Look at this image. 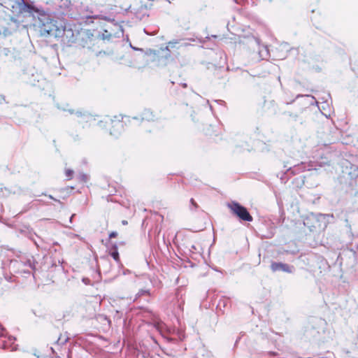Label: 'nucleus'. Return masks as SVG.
I'll list each match as a JSON object with an SVG mask.
<instances>
[{"mask_svg": "<svg viewBox=\"0 0 358 358\" xmlns=\"http://www.w3.org/2000/svg\"><path fill=\"white\" fill-rule=\"evenodd\" d=\"M228 207L231 209L234 214H235L242 220L248 222L252 221V217L250 215L247 209L241 206L239 203L232 202L228 204Z\"/></svg>", "mask_w": 358, "mask_h": 358, "instance_id": "1", "label": "nucleus"}, {"mask_svg": "<svg viewBox=\"0 0 358 358\" xmlns=\"http://www.w3.org/2000/svg\"><path fill=\"white\" fill-rule=\"evenodd\" d=\"M271 269L273 271L281 270L285 272L292 273L294 271V267L285 264L274 262L271 264Z\"/></svg>", "mask_w": 358, "mask_h": 358, "instance_id": "2", "label": "nucleus"}, {"mask_svg": "<svg viewBox=\"0 0 358 358\" xmlns=\"http://www.w3.org/2000/svg\"><path fill=\"white\" fill-rule=\"evenodd\" d=\"M22 1L24 4V6L27 8V9L24 8V11L31 12V11L34 10L35 12H38L37 9L34 8V6L26 3L24 0H22Z\"/></svg>", "mask_w": 358, "mask_h": 358, "instance_id": "3", "label": "nucleus"}, {"mask_svg": "<svg viewBox=\"0 0 358 358\" xmlns=\"http://www.w3.org/2000/svg\"><path fill=\"white\" fill-rule=\"evenodd\" d=\"M111 256L113 257V259L115 260V261H118L119 260V254L117 252V251H113L111 252Z\"/></svg>", "mask_w": 358, "mask_h": 358, "instance_id": "4", "label": "nucleus"}, {"mask_svg": "<svg viewBox=\"0 0 358 358\" xmlns=\"http://www.w3.org/2000/svg\"><path fill=\"white\" fill-rule=\"evenodd\" d=\"M72 174H73V171H72L69 170V169L66 171V176L68 178H71L72 176Z\"/></svg>", "mask_w": 358, "mask_h": 358, "instance_id": "5", "label": "nucleus"}, {"mask_svg": "<svg viewBox=\"0 0 358 358\" xmlns=\"http://www.w3.org/2000/svg\"><path fill=\"white\" fill-rule=\"evenodd\" d=\"M117 232H115V231H113V232H111V233L110 234V235H109V238H115V237H117Z\"/></svg>", "mask_w": 358, "mask_h": 358, "instance_id": "6", "label": "nucleus"}, {"mask_svg": "<svg viewBox=\"0 0 358 358\" xmlns=\"http://www.w3.org/2000/svg\"><path fill=\"white\" fill-rule=\"evenodd\" d=\"M117 125L122 127V124L121 122H119V123H117Z\"/></svg>", "mask_w": 358, "mask_h": 358, "instance_id": "7", "label": "nucleus"}, {"mask_svg": "<svg viewBox=\"0 0 358 358\" xmlns=\"http://www.w3.org/2000/svg\"><path fill=\"white\" fill-rule=\"evenodd\" d=\"M191 202H192V203H194V199H192Z\"/></svg>", "mask_w": 358, "mask_h": 358, "instance_id": "8", "label": "nucleus"}]
</instances>
